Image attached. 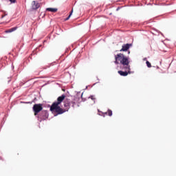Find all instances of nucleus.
<instances>
[{
	"label": "nucleus",
	"instance_id": "1",
	"mask_svg": "<svg viewBox=\"0 0 176 176\" xmlns=\"http://www.w3.org/2000/svg\"><path fill=\"white\" fill-rule=\"evenodd\" d=\"M115 64H121L122 67H121L122 69H125V72L122 70L118 71L119 75L121 76H127L129 74H131V69L130 68V60L129 58L124 54L120 53L115 55Z\"/></svg>",
	"mask_w": 176,
	"mask_h": 176
},
{
	"label": "nucleus",
	"instance_id": "2",
	"mask_svg": "<svg viewBox=\"0 0 176 176\" xmlns=\"http://www.w3.org/2000/svg\"><path fill=\"white\" fill-rule=\"evenodd\" d=\"M60 104H57L56 103H53L52 106L50 107V111L52 112H56L58 113V115H61L62 113H64V112H67V111L71 108L72 107H75L76 105V103L75 101L72 100L71 99L67 98L64 100V109H63L59 106Z\"/></svg>",
	"mask_w": 176,
	"mask_h": 176
},
{
	"label": "nucleus",
	"instance_id": "3",
	"mask_svg": "<svg viewBox=\"0 0 176 176\" xmlns=\"http://www.w3.org/2000/svg\"><path fill=\"white\" fill-rule=\"evenodd\" d=\"M43 109V104H35L33 106V111L34 112V116H36L38 115V112H41Z\"/></svg>",
	"mask_w": 176,
	"mask_h": 176
},
{
	"label": "nucleus",
	"instance_id": "4",
	"mask_svg": "<svg viewBox=\"0 0 176 176\" xmlns=\"http://www.w3.org/2000/svg\"><path fill=\"white\" fill-rule=\"evenodd\" d=\"M65 100H67V98H65V95L63 94L59 96L57 98V102H54L53 104H56L58 105H60V104H61V102H63Z\"/></svg>",
	"mask_w": 176,
	"mask_h": 176
},
{
	"label": "nucleus",
	"instance_id": "5",
	"mask_svg": "<svg viewBox=\"0 0 176 176\" xmlns=\"http://www.w3.org/2000/svg\"><path fill=\"white\" fill-rule=\"evenodd\" d=\"M40 7H41V5L39 4V3H38V1H32V9L33 10H36V9H39Z\"/></svg>",
	"mask_w": 176,
	"mask_h": 176
},
{
	"label": "nucleus",
	"instance_id": "6",
	"mask_svg": "<svg viewBox=\"0 0 176 176\" xmlns=\"http://www.w3.org/2000/svg\"><path fill=\"white\" fill-rule=\"evenodd\" d=\"M132 45L131 44H124L122 45V49L120 50V52H127L130 47H131Z\"/></svg>",
	"mask_w": 176,
	"mask_h": 176
},
{
	"label": "nucleus",
	"instance_id": "7",
	"mask_svg": "<svg viewBox=\"0 0 176 176\" xmlns=\"http://www.w3.org/2000/svg\"><path fill=\"white\" fill-rule=\"evenodd\" d=\"M47 12H52V13H56L58 10L57 8H46Z\"/></svg>",
	"mask_w": 176,
	"mask_h": 176
},
{
	"label": "nucleus",
	"instance_id": "8",
	"mask_svg": "<svg viewBox=\"0 0 176 176\" xmlns=\"http://www.w3.org/2000/svg\"><path fill=\"white\" fill-rule=\"evenodd\" d=\"M103 115H108L109 116H112V110L108 109L107 112L103 113Z\"/></svg>",
	"mask_w": 176,
	"mask_h": 176
},
{
	"label": "nucleus",
	"instance_id": "9",
	"mask_svg": "<svg viewBox=\"0 0 176 176\" xmlns=\"http://www.w3.org/2000/svg\"><path fill=\"white\" fill-rule=\"evenodd\" d=\"M73 12H74V10H72V11H71L69 15L68 16V17H67V18L65 19V21L69 20V19L71 18V16H72V13H73Z\"/></svg>",
	"mask_w": 176,
	"mask_h": 176
},
{
	"label": "nucleus",
	"instance_id": "10",
	"mask_svg": "<svg viewBox=\"0 0 176 176\" xmlns=\"http://www.w3.org/2000/svg\"><path fill=\"white\" fill-rule=\"evenodd\" d=\"M89 98H91V100H92V101H94V104L96 103V96H91Z\"/></svg>",
	"mask_w": 176,
	"mask_h": 176
},
{
	"label": "nucleus",
	"instance_id": "11",
	"mask_svg": "<svg viewBox=\"0 0 176 176\" xmlns=\"http://www.w3.org/2000/svg\"><path fill=\"white\" fill-rule=\"evenodd\" d=\"M146 64L148 68H151V67H152V65H151V63H150L149 61H148V60L146 62Z\"/></svg>",
	"mask_w": 176,
	"mask_h": 176
},
{
	"label": "nucleus",
	"instance_id": "12",
	"mask_svg": "<svg viewBox=\"0 0 176 176\" xmlns=\"http://www.w3.org/2000/svg\"><path fill=\"white\" fill-rule=\"evenodd\" d=\"M16 30H17V27H14V28H11L12 32H13V31H16Z\"/></svg>",
	"mask_w": 176,
	"mask_h": 176
},
{
	"label": "nucleus",
	"instance_id": "13",
	"mask_svg": "<svg viewBox=\"0 0 176 176\" xmlns=\"http://www.w3.org/2000/svg\"><path fill=\"white\" fill-rule=\"evenodd\" d=\"M42 113H43V115H45V116H46V115L47 114V111H42Z\"/></svg>",
	"mask_w": 176,
	"mask_h": 176
},
{
	"label": "nucleus",
	"instance_id": "14",
	"mask_svg": "<svg viewBox=\"0 0 176 176\" xmlns=\"http://www.w3.org/2000/svg\"><path fill=\"white\" fill-rule=\"evenodd\" d=\"M11 3H14L16 2V0H9Z\"/></svg>",
	"mask_w": 176,
	"mask_h": 176
},
{
	"label": "nucleus",
	"instance_id": "15",
	"mask_svg": "<svg viewBox=\"0 0 176 176\" xmlns=\"http://www.w3.org/2000/svg\"><path fill=\"white\" fill-rule=\"evenodd\" d=\"M6 32H7V33L8 32H12V29H9V30H6Z\"/></svg>",
	"mask_w": 176,
	"mask_h": 176
},
{
	"label": "nucleus",
	"instance_id": "16",
	"mask_svg": "<svg viewBox=\"0 0 176 176\" xmlns=\"http://www.w3.org/2000/svg\"><path fill=\"white\" fill-rule=\"evenodd\" d=\"M3 17H5V15L1 16V19H3Z\"/></svg>",
	"mask_w": 176,
	"mask_h": 176
}]
</instances>
